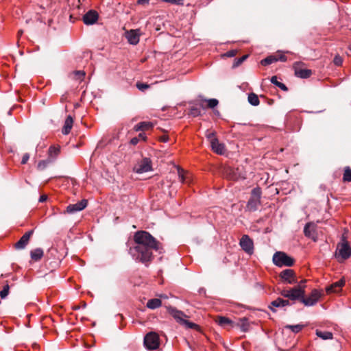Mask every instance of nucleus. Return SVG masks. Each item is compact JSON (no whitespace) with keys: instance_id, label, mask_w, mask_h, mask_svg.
Masks as SVG:
<instances>
[{"instance_id":"nucleus-1","label":"nucleus","mask_w":351,"mask_h":351,"mask_svg":"<svg viewBox=\"0 0 351 351\" xmlns=\"http://www.w3.org/2000/svg\"><path fill=\"white\" fill-rule=\"evenodd\" d=\"M133 239L135 245L130 247L129 254L136 261L147 265L153 258V250H159L160 243L145 230L136 232Z\"/></svg>"},{"instance_id":"nucleus-2","label":"nucleus","mask_w":351,"mask_h":351,"mask_svg":"<svg viewBox=\"0 0 351 351\" xmlns=\"http://www.w3.org/2000/svg\"><path fill=\"white\" fill-rule=\"evenodd\" d=\"M167 312L176 320L178 323L185 326L186 328L199 329V326L193 322H191L184 319L187 315L182 311L178 310L171 306H166Z\"/></svg>"},{"instance_id":"nucleus-3","label":"nucleus","mask_w":351,"mask_h":351,"mask_svg":"<svg viewBox=\"0 0 351 351\" xmlns=\"http://www.w3.org/2000/svg\"><path fill=\"white\" fill-rule=\"evenodd\" d=\"M338 252H336L335 257L341 263L351 256V247L345 236H342L341 242L337 245Z\"/></svg>"},{"instance_id":"nucleus-4","label":"nucleus","mask_w":351,"mask_h":351,"mask_svg":"<svg viewBox=\"0 0 351 351\" xmlns=\"http://www.w3.org/2000/svg\"><path fill=\"white\" fill-rule=\"evenodd\" d=\"M262 190L259 186L254 188L251 191V195L247 201L246 208L247 210L254 212L258 210L261 204Z\"/></svg>"},{"instance_id":"nucleus-5","label":"nucleus","mask_w":351,"mask_h":351,"mask_svg":"<svg viewBox=\"0 0 351 351\" xmlns=\"http://www.w3.org/2000/svg\"><path fill=\"white\" fill-rule=\"evenodd\" d=\"M272 261L275 265L280 267L283 266L291 267L295 263L294 258L288 256L284 252H276L274 253Z\"/></svg>"},{"instance_id":"nucleus-6","label":"nucleus","mask_w":351,"mask_h":351,"mask_svg":"<svg viewBox=\"0 0 351 351\" xmlns=\"http://www.w3.org/2000/svg\"><path fill=\"white\" fill-rule=\"evenodd\" d=\"M143 344L148 350H156L160 346L159 335L155 332H149L144 337Z\"/></svg>"},{"instance_id":"nucleus-7","label":"nucleus","mask_w":351,"mask_h":351,"mask_svg":"<svg viewBox=\"0 0 351 351\" xmlns=\"http://www.w3.org/2000/svg\"><path fill=\"white\" fill-rule=\"evenodd\" d=\"M152 170V161L147 157H144L140 160H138L133 167V171L136 173H143Z\"/></svg>"},{"instance_id":"nucleus-8","label":"nucleus","mask_w":351,"mask_h":351,"mask_svg":"<svg viewBox=\"0 0 351 351\" xmlns=\"http://www.w3.org/2000/svg\"><path fill=\"white\" fill-rule=\"evenodd\" d=\"M305 287L306 285H298L289 289V300L292 301L299 300L302 302L303 296H305Z\"/></svg>"},{"instance_id":"nucleus-9","label":"nucleus","mask_w":351,"mask_h":351,"mask_svg":"<svg viewBox=\"0 0 351 351\" xmlns=\"http://www.w3.org/2000/svg\"><path fill=\"white\" fill-rule=\"evenodd\" d=\"M279 276L284 282L287 284L293 285L298 282L295 271L291 269L282 271Z\"/></svg>"},{"instance_id":"nucleus-10","label":"nucleus","mask_w":351,"mask_h":351,"mask_svg":"<svg viewBox=\"0 0 351 351\" xmlns=\"http://www.w3.org/2000/svg\"><path fill=\"white\" fill-rule=\"evenodd\" d=\"M239 245L241 249L247 254L251 255L254 253V242L248 235L244 234L242 236Z\"/></svg>"},{"instance_id":"nucleus-11","label":"nucleus","mask_w":351,"mask_h":351,"mask_svg":"<svg viewBox=\"0 0 351 351\" xmlns=\"http://www.w3.org/2000/svg\"><path fill=\"white\" fill-rule=\"evenodd\" d=\"M321 293L317 289H313L310 295L307 298L303 296V299L302 300V303H303L306 306H312L317 304L321 298Z\"/></svg>"},{"instance_id":"nucleus-12","label":"nucleus","mask_w":351,"mask_h":351,"mask_svg":"<svg viewBox=\"0 0 351 351\" xmlns=\"http://www.w3.org/2000/svg\"><path fill=\"white\" fill-rule=\"evenodd\" d=\"M88 204V201L85 199L77 202L76 204H69L67 206L66 213L73 214L75 213L84 210Z\"/></svg>"},{"instance_id":"nucleus-13","label":"nucleus","mask_w":351,"mask_h":351,"mask_svg":"<svg viewBox=\"0 0 351 351\" xmlns=\"http://www.w3.org/2000/svg\"><path fill=\"white\" fill-rule=\"evenodd\" d=\"M34 233V230H30L25 232L21 238L14 244V248L16 250L24 249L29 243L30 237Z\"/></svg>"},{"instance_id":"nucleus-14","label":"nucleus","mask_w":351,"mask_h":351,"mask_svg":"<svg viewBox=\"0 0 351 351\" xmlns=\"http://www.w3.org/2000/svg\"><path fill=\"white\" fill-rule=\"evenodd\" d=\"M99 18V14L97 11L90 10L88 11L82 18L83 22L87 25H93L95 23Z\"/></svg>"},{"instance_id":"nucleus-15","label":"nucleus","mask_w":351,"mask_h":351,"mask_svg":"<svg viewBox=\"0 0 351 351\" xmlns=\"http://www.w3.org/2000/svg\"><path fill=\"white\" fill-rule=\"evenodd\" d=\"M291 303L289 300H285L281 298H278L277 299L273 300L270 304L268 306V308L274 313L276 312V308H282L286 306H290Z\"/></svg>"},{"instance_id":"nucleus-16","label":"nucleus","mask_w":351,"mask_h":351,"mask_svg":"<svg viewBox=\"0 0 351 351\" xmlns=\"http://www.w3.org/2000/svg\"><path fill=\"white\" fill-rule=\"evenodd\" d=\"M139 29H130L125 32V38L131 45H136L139 43Z\"/></svg>"},{"instance_id":"nucleus-17","label":"nucleus","mask_w":351,"mask_h":351,"mask_svg":"<svg viewBox=\"0 0 351 351\" xmlns=\"http://www.w3.org/2000/svg\"><path fill=\"white\" fill-rule=\"evenodd\" d=\"M223 174L226 177V178L232 180H237L238 179L241 178V173L238 168H225L223 170Z\"/></svg>"},{"instance_id":"nucleus-18","label":"nucleus","mask_w":351,"mask_h":351,"mask_svg":"<svg viewBox=\"0 0 351 351\" xmlns=\"http://www.w3.org/2000/svg\"><path fill=\"white\" fill-rule=\"evenodd\" d=\"M345 285V280L343 279H341L334 283H332L329 287H326V291L328 293H337L339 292L342 287Z\"/></svg>"},{"instance_id":"nucleus-19","label":"nucleus","mask_w":351,"mask_h":351,"mask_svg":"<svg viewBox=\"0 0 351 351\" xmlns=\"http://www.w3.org/2000/svg\"><path fill=\"white\" fill-rule=\"evenodd\" d=\"M296 63L295 65H298ZM312 75V71L311 69H298L295 66V75L302 79H307Z\"/></svg>"},{"instance_id":"nucleus-20","label":"nucleus","mask_w":351,"mask_h":351,"mask_svg":"<svg viewBox=\"0 0 351 351\" xmlns=\"http://www.w3.org/2000/svg\"><path fill=\"white\" fill-rule=\"evenodd\" d=\"M212 149L218 154H223L225 152V146L223 143H220L218 139H213L210 144Z\"/></svg>"},{"instance_id":"nucleus-21","label":"nucleus","mask_w":351,"mask_h":351,"mask_svg":"<svg viewBox=\"0 0 351 351\" xmlns=\"http://www.w3.org/2000/svg\"><path fill=\"white\" fill-rule=\"evenodd\" d=\"M315 230L314 224L313 223H307L304 228V235L306 237L313 239L314 241H315Z\"/></svg>"},{"instance_id":"nucleus-22","label":"nucleus","mask_w":351,"mask_h":351,"mask_svg":"<svg viewBox=\"0 0 351 351\" xmlns=\"http://www.w3.org/2000/svg\"><path fill=\"white\" fill-rule=\"evenodd\" d=\"M73 119L71 115H69L65 119L64 124L62 130V133L64 135L69 134L73 127Z\"/></svg>"},{"instance_id":"nucleus-23","label":"nucleus","mask_w":351,"mask_h":351,"mask_svg":"<svg viewBox=\"0 0 351 351\" xmlns=\"http://www.w3.org/2000/svg\"><path fill=\"white\" fill-rule=\"evenodd\" d=\"M154 124L152 122L143 121L140 122L134 126L136 131H145L150 130L153 128Z\"/></svg>"},{"instance_id":"nucleus-24","label":"nucleus","mask_w":351,"mask_h":351,"mask_svg":"<svg viewBox=\"0 0 351 351\" xmlns=\"http://www.w3.org/2000/svg\"><path fill=\"white\" fill-rule=\"evenodd\" d=\"M205 107L202 103L199 104V106H192L189 109V114L193 117H196L201 115V110H205Z\"/></svg>"},{"instance_id":"nucleus-25","label":"nucleus","mask_w":351,"mask_h":351,"mask_svg":"<svg viewBox=\"0 0 351 351\" xmlns=\"http://www.w3.org/2000/svg\"><path fill=\"white\" fill-rule=\"evenodd\" d=\"M44 252L41 248H36L30 252L31 258L34 261H40L43 256Z\"/></svg>"},{"instance_id":"nucleus-26","label":"nucleus","mask_w":351,"mask_h":351,"mask_svg":"<svg viewBox=\"0 0 351 351\" xmlns=\"http://www.w3.org/2000/svg\"><path fill=\"white\" fill-rule=\"evenodd\" d=\"M237 326H239L242 332H247L250 328V323L248 319L243 317L239 319Z\"/></svg>"},{"instance_id":"nucleus-27","label":"nucleus","mask_w":351,"mask_h":351,"mask_svg":"<svg viewBox=\"0 0 351 351\" xmlns=\"http://www.w3.org/2000/svg\"><path fill=\"white\" fill-rule=\"evenodd\" d=\"M162 305V301L158 298L150 299L147 301L146 306L149 309H156Z\"/></svg>"},{"instance_id":"nucleus-28","label":"nucleus","mask_w":351,"mask_h":351,"mask_svg":"<svg viewBox=\"0 0 351 351\" xmlns=\"http://www.w3.org/2000/svg\"><path fill=\"white\" fill-rule=\"evenodd\" d=\"M217 322L218 324L222 327H226L227 326H230V327L234 326L233 322L230 319L226 317H219Z\"/></svg>"},{"instance_id":"nucleus-29","label":"nucleus","mask_w":351,"mask_h":351,"mask_svg":"<svg viewBox=\"0 0 351 351\" xmlns=\"http://www.w3.org/2000/svg\"><path fill=\"white\" fill-rule=\"evenodd\" d=\"M316 335L324 340L332 339L333 338L332 333L329 331H321L317 330Z\"/></svg>"},{"instance_id":"nucleus-30","label":"nucleus","mask_w":351,"mask_h":351,"mask_svg":"<svg viewBox=\"0 0 351 351\" xmlns=\"http://www.w3.org/2000/svg\"><path fill=\"white\" fill-rule=\"evenodd\" d=\"M247 101L252 106H257L260 104L258 95L254 93H250L248 94Z\"/></svg>"},{"instance_id":"nucleus-31","label":"nucleus","mask_w":351,"mask_h":351,"mask_svg":"<svg viewBox=\"0 0 351 351\" xmlns=\"http://www.w3.org/2000/svg\"><path fill=\"white\" fill-rule=\"evenodd\" d=\"M270 82L274 84L275 86H278V88H280L281 90H284V91H287L288 90V88L287 87V86L282 83V82H280L278 81V77L277 76H272L270 79Z\"/></svg>"},{"instance_id":"nucleus-32","label":"nucleus","mask_w":351,"mask_h":351,"mask_svg":"<svg viewBox=\"0 0 351 351\" xmlns=\"http://www.w3.org/2000/svg\"><path fill=\"white\" fill-rule=\"evenodd\" d=\"M276 62H277L276 56H269L263 59L261 61V64L263 66H267Z\"/></svg>"},{"instance_id":"nucleus-33","label":"nucleus","mask_w":351,"mask_h":351,"mask_svg":"<svg viewBox=\"0 0 351 351\" xmlns=\"http://www.w3.org/2000/svg\"><path fill=\"white\" fill-rule=\"evenodd\" d=\"M343 181L351 182V168L350 167H346L344 168Z\"/></svg>"},{"instance_id":"nucleus-34","label":"nucleus","mask_w":351,"mask_h":351,"mask_svg":"<svg viewBox=\"0 0 351 351\" xmlns=\"http://www.w3.org/2000/svg\"><path fill=\"white\" fill-rule=\"evenodd\" d=\"M304 327L303 324H296V325H287L285 326L286 328L290 329L293 332L298 333L301 331Z\"/></svg>"},{"instance_id":"nucleus-35","label":"nucleus","mask_w":351,"mask_h":351,"mask_svg":"<svg viewBox=\"0 0 351 351\" xmlns=\"http://www.w3.org/2000/svg\"><path fill=\"white\" fill-rule=\"evenodd\" d=\"M60 151V147L50 146L48 150L49 157H56Z\"/></svg>"},{"instance_id":"nucleus-36","label":"nucleus","mask_w":351,"mask_h":351,"mask_svg":"<svg viewBox=\"0 0 351 351\" xmlns=\"http://www.w3.org/2000/svg\"><path fill=\"white\" fill-rule=\"evenodd\" d=\"M248 58V55H244L242 57L239 58H236L234 59V62L232 64V67L233 68H236V67H238L239 66H240L242 62L245 60L247 58Z\"/></svg>"},{"instance_id":"nucleus-37","label":"nucleus","mask_w":351,"mask_h":351,"mask_svg":"<svg viewBox=\"0 0 351 351\" xmlns=\"http://www.w3.org/2000/svg\"><path fill=\"white\" fill-rule=\"evenodd\" d=\"M178 173L180 182H181L182 183L188 182V177L184 174L183 169L178 168Z\"/></svg>"},{"instance_id":"nucleus-38","label":"nucleus","mask_w":351,"mask_h":351,"mask_svg":"<svg viewBox=\"0 0 351 351\" xmlns=\"http://www.w3.org/2000/svg\"><path fill=\"white\" fill-rule=\"evenodd\" d=\"M10 286L7 283L3 287V289L0 291V297L1 299H5L9 294Z\"/></svg>"},{"instance_id":"nucleus-39","label":"nucleus","mask_w":351,"mask_h":351,"mask_svg":"<svg viewBox=\"0 0 351 351\" xmlns=\"http://www.w3.org/2000/svg\"><path fill=\"white\" fill-rule=\"evenodd\" d=\"M205 101L208 103V107L210 108H214L219 104V101L217 99H205Z\"/></svg>"},{"instance_id":"nucleus-40","label":"nucleus","mask_w":351,"mask_h":351,"mask_svg":"<svg viewBox=\"0 0 351 351\" xmlns=\"http://www.w3.org/2000/svg\"><path fill=\"white\" fill-rule=\"evenodd\" d=\"M136 88L141 91H145L150 87L149 84L138 82L136 84Z\"/></svg>"},{"instance_id":"nucleus-41","label":"nucleus","mask_w":351,"mask_h":351,"mask_svg":"<svg viewBox=\"0 0 351 351\" xmlns=\"http://www.w3.org/2000/svg\"><path fill=\"white\" fill-rule=\"evenodd\" d=\"M49 163V160H41L38 162L37 168L38 169L42 171L44 170Z\"/></svg>"},{"instance_id":"nucleus-42","label":"nucleus","mask_w":351,"mask_h":351,"mask_svg":"<svg viewBox=\"0 0 351 351\" xmlns=\"http://www.w3.org/2000/svg\"><path fill=\"white\" fill-rule=\"evenodd\" d=\"M215 135L216 134L215 132H209L208 130L206 131V136L210 141V144L212 143L213 139H217Z\"/></svg>"},{"instance_id":"nucleus-43","label":"nucleus","mask_w":351,"mask_h":351,"mask_svg":"<svg viewBox=\"0 0 351 351\" xmlns=\"http://www.w3.org/2000/svg\"><path fill=\"white\" fill-rule=\"evenodd\" d=\"M333 62L336 66H341L343 62V59L339 55L335 56L333 60Z\"/></svg>"},{"instance_id":"nucleus-44","label":"nucleus","mask_w":351,"mask_h":351,"mask_svg":"<svg viewBox=\"0 0 351 351\" xmlns=\"http://www.w3.org/2000/svg\"><path fill=\"white\" fill-rule=\"evenodd\" d=\"M162 1L170 3L171 4L175 5H182L184 4L183 0H161Z\"/></svg>"},{"instance_id":"nucleus-45","label":"nucleus","mask_w":351,"mask_h":351,"mask_svg":"<svg viewBox=\"0 0 351 351\" xmlns=\"http://www.w3.org/2000/svg\"><path fill=\"white\" fill-rule=\"evenodd\" d=\"M237 53V51L235 49H232V50H230V51H227L224 54V56L229 57V58H232V57L235 56Z\"/></svg>"},{"instance_id":"nucleus-46","label":"nucleus","mask_w":351,"mask_h":351,"mask_svg":"<svg viewBox=\"0 0 351 351\" xmlns=\"http://www.w3.org/2000/svg\"><path fill=\"white\" fill-rule=\"evenodd\" d=\"M75 75L79 80H82L85 76V72L83 71H76L75 72Z\"/></svg>"},{"instance_id":"nucleus-47","label":"nucleus","mask_w":351,"mask_h":351,"mask_svg":"<svg viewBox=\"0 0 351 351\" xmlns=\"http://www.w3.org/2000/svg\"><path fill=\"white\" fill-rule=\"evenodd\" d=\"M280 294L287 298H289V289H283L280 292Z\"/></svg>"},{"instance_id":"nucleus-48","label":"nucleus","mask_w":351,"mask_h":351,"mask_svg":"<svg viewBox=\"0 0 351 351\" xmlns=\"http://www.w3.org/2000/svg\"><path fill=\"white\" fill-rule=\"evenodd\" d=\"M29 158V154H27V153H25L23 157H22V160H21V164L23 165H25L27 162Z\"/></svg>"},{"instance_id":"nucleus-49","label":"nucleus","mask_w":351,"mask_h":351,"mask_svg":"<svg viewBox=\"0 0 351 351\" xmlns=\"http://www.w3.org/2000/svg\"><path fill=\"white\" fill-rule=\"evenodd\" d=\"M277 61L280 62H286L287 60V58L285 55H280L278 56H276Z\"/></svg>"},{"instance_id":"nucleus-50","label":"nucleus","mask_w":351,"mask_h":351,"mask_svg":"<svg viewBox=\"0 0 351 351\" xmlns=\"http://www.w3.org/2000/svg\"><path fill=\"white\" fill-rule=\"evenodd\" d=\"M149 1V0H138L137 4L144 5L148 4Z\"/></svg>"},{"instance_id":"nucleus-51","label":"nucleus","mask_w":351,"mask_h":351,"mask_svg":"<svg viewBox=\"0 0 351 351\" xmlns=\"http://www.w3.org/2000/svg\"><path fill=\"white\" fill-rule=\"evenodd\" d=\"M139 140L138 137H134L130 140V143L133 145H136L138 143Z\"/></svg>"},{"instance_id":"nucleus-52","label":"nucleus","mask_w":351,"mask_h":351,"mask_svg":"<svg viewBox=\"0 0 351 351\" xmlns=\"http://www.w3.org/2000/svg\"><path fill=\"white\" fill-rule=\"evenodd\" d=\"M160 141L164 143H167L169 141V136L167 135H163L160 137Z\"/></svg>"},{"instance_id":"nucleus-53","label":"nucleus","mask_w":351,"mask_h":351,"mask_svg":"<svg viewBox=\"0 0 351 351\" xmlns=\"http://www.w3.org/2000/svg\"><path fill=\"white\" fill-rule=\"evenodd\" d=\"M47 196L46 195H43L40 197L39 202H44L47 200Z\"/></svg>"},{"instance_id":"nucleus-54","label":"nucleus","mask_w":351,"mask_h":351,"mask_svg":"<svg viewBox=\"0 0 351 351\" xmlns=\"http://www.w3.org/2000/svg\"><path fill=\"white\" fill-rule=\"evenodd\" d=\"M138 139L142 138L143 141H146V136L144 133H140L138 136Z\"/></svg>"},{"instance_id":"nucleus-55","label":"nucleus","mask_w":351,"mask_h":351,"mask_svg":"<svg viewBox=\"0 0 351 351\" xmlns=\"http://www.w3.org/2000/svg\"><path fill=\"white\" fill-rule=\"evenodd\" d=\"M306 282V280H302L300 282H298V285H305V283Z\"/></svg>"},{"instance_id":"nucleus-56","label":"nucleus","mask_w":351,"mask_h":351,"mask_svg":"<svg viewBox=\"0 0 351 351\" xmlns=\"http://www.w3.org/2000/svg\"><path fill=\"white\" fill-rule=\"evenodd\" d=\"M160 297L162 298H167V297L165 295H163V294L160 295Z\"/></svg>"},{"instance_id":"nucleus-57","label":"nucleus","mask_w":351,"mask_h":351,"mask_svg":"<svg viewBox=\"0 0 351 351\" xmlns=\"http://www.w3.org/2000/svg\"><path fill=\"white\" fill-rule=\"evenodd\" d=\"M18 34H19V36L22 35L23 34V31L22 30L19 31Z\"/></svg>"},{"instance_id":"nucleus-58","label":"nucleus","mask_w":351,"mask_h":351,"mask_svg":"<svg viewBox=\"0 0 351 351\" xmlns=\"http://www.w3.org/2000/svg\"><path fill=\"white\" fill-rule=\"evenodd\" d=\"M237 125H243V123H237ZM243 125H247V124H246V123H243Z\"/></svg>"},{"instance_id":"nucleus-59","label":"nucleus","mask_w":351,"mask_h":351,"mask_svg":"<svg viewBox=\"0 0 351 351\" xmlns=\"http://www.w3.org/2000/svg\"><path fill=\"white\" fill-rule=\"evenodd\" d=\"M79 308H80V307H79V306H75V307L74 308V309H75V310H77V309H79Z\"/></svg>"},{"instance_id":"nucleus-60","label":"nucleus","mask_w":351,"mask_h":351,"mask_svg":"<svg viewBox=\"0 0 351 351\" xmlns=\"http://www.w3.org/2000/svg\"><path fill=\"white\" fill-rule=\"evenodd\" d=\"M350 51H351V47H350Z\"/></svg>"}]
</instances>
